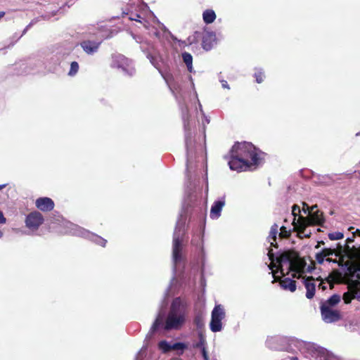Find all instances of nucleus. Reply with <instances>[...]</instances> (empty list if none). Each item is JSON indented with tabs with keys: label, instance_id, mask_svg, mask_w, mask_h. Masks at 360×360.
I'll return each instance as SVG.
<instances>
[{
	"label": "nucleus",
	"instance_id": "obj_1",
	"mask_svg": "<svg viewBox=\"0 0 360 360\" xmlns=\"http://www.w3.org/2000/svg\"><path fill=\"white\" fill-rule=\"evenodd\" d=\"M264 153L250 142H236L229 152V165L231 170L242 172L256 169Z\"/></svg>",
	"mask_w": 360,
	"mask_h": 360
},
{
	"label": "nucleus",
	"instance_id": "obj_2",
	"mask_svg": "<svg viewBox=\"0 0 360 360\" xmlns=\"http://www.w3.org/2000/svg\"><path fill=\"white\" fill-rule=\"evenodd\" d=\"M268 257L271 261L269 266L271 270H274L276 267L274 261L276 259L278 263V268L280 269L281 273L284 276L283 265L284 264H288V272H293L292 276L293 278H300L302 277V274L304 273V268L306 266V262L304 259L301 258L299 253L293 250H290L282 252L278 257L275 258L274 254L271 249L269 250Z\"/></svg>",
	"mask_w": 360,
	"mask_h": 360
},
{
	"label": "nucleus",
	"instance_id": "obj_3",
	"mask_svg": "<svg viewBox=\"0 0 360 360\" xmlns=\"http://www.w3.org/2000/svg\"><path fill=\"white\" fill-rule=\"evenodd\" d=\"M326 219L323 212L318 210L316 205L311 207V212L308 217L299 215L297 222H294L293 231L297 233L299 238H309L311 232L305 233L306 228L309 226H323Z\"/></svg>",
	"mask_w": 360,
	"mask_h": 360
},
{
	"label": "nucleus",
	"instance_id": "obj_4",
	"mask_svg": "<svg viewBox=\"0 0 360 360\" xmlns=\"http://www.w3.org/2000/svg\"><path fill=\"white\" fill-rule=\"evenodd\" d=\"M186 309L180 297L173 300L167 314L164 329L165 330H179L186 321Z\"/></svg>",
	"mask_w": 360,
	"mask_h": 360
},
{
	"label": "nucleus",
	"instance_id": "obj_5",
	"mask_svg": "<svg viewBox=\"0 0 360 360\" xmlns=\"http://www.w3.org/2000/svg\"><path fill=\"white\" fill-rule=\"evenodd\" d=\"M341 297L334 294L320 303V311L323 321L327 323H335L342 319L341 311L335 307L340 302Z\"/></svg>",
	"mask_w": 360,
	"mask_h": 360
},
{
	"label": "nucleus",
	"instance_id": "obj_6",
	"mask_svg": "<svg viewBox=\"0 0 360 360\" xmlns=\"http://www.w3.org/2000/svg\"><path fill=\"white\" fill-rule=\"evenodd\" d=\"M202 38V47L205 51L211 50L214 44L216 43V34L213 32H200L196 31L192 36L188 38V41L190 44L198 43L199 39Z\"/></svg>",
	"mask_w": 360,
	"mask_h": 360
},
{
	"label": "nucleus",
	"instance_id": "obj_7",
	"mask_svg": "<svg viewBox=\"0 0 360 360\" xmlns=\"http://www.w3.org/2000/svg\"><path fill=\"white\" fill-rule=\"evenodd\" d=\"M225 318V311L220 304L216 305L212 311L210 330L214 332H219L222 329V320Z\"/></svg>",
	"mask_w": 360,
	"mask_h": 360
},
{
	"label": "nucleus",
	"instance_id": "obj_8",
	"mask_svg": "<svg viewBox=\"0 0 360 360\" xmlns=\"http://www.w3.org/2000/svg\"><path fill=\"white\" fill-rule=\"evenodd\" d=\"M44 221L43 215L38 211L28 214L25 220L26 227L32 231H37Z\"/></svg>",
	"mask_w": 360,
	"mask_h": 360
},
{
	"label": "nucleus",
	"instance_id": "obj_9",
	"mask_svg": "<svg viewBox=\"0 0 360 360\" xmlns=\"http://www.w3.org/2000/svg\"><path fill=\"white\" fill-rule=\"evenodd\" d=\"M351 277V285L356 288H360V265L354 264L347 269Z\"/></svg>",
	"mask_w": 360,
	"mask_h": 360
},
{
	"label": "nucleus",
	"instance_id": "obj_10",
	"mask_svg": "<svg viewBox=\"0 0 360 360\" xmlns=\"http://www.w3.org/2000/svg\"><path fill=\"white\" fill-rule=\"evenodd\" d=\"M338 253L337 255H340L342 253H345L350 259H360V248L349 247V245H345L343 247L338 243Z\"/></svg>",
	"mask_w": 360,
	"mask_h": 360
},
{
	"label": "nucleus",
	"instance_id": "obj_11",
	"mask_svg": "<svg viewBox=\"0 0 360 360\" xmlns=\"http://www.w3.org/2000/svg\"><path fill=\"white\" fill-rule=\"evenodd\" d=\"M37 208L42 212H49L54 208V202L48 197L39 198L35 201Z\"/></svg>",
	"mask_w": 360,
	"mask_h": 360
},
{
	"label": "nucleus",
	"instance_id": "obj_12",
	"mask_svg": "<svg viewBox=\"0 0 360 360\" xmlns=\"http://www.w3.org/2000/svg\"><path fill=\"white\" fill-rule=\"evenodd\" d=\"M182 239L179 237H174L172 254L175 262H179L181 257Z\"/></svg>",
	"mask_w": 360,
	"mask_h": 360
},
{
	"label": "nucleus",
	"instance_id": "obj_13",
	"mask_svg": "<svg viewBox=\"0 0 360 360\" xmlns=\"http://www.w3.org/2000/svg\"><path fill=\"white\" fill-rule=\"evenodd\" d=\"M129 65V60L123 55H117L113 57L112 67L116 68H121L124 71L127 70V68Z\"/></svg>",
	"mask_w": 360,
	"mask_h": 360
},
{
	"label": "nucleus",
	"instance_id": "obj_14",
	"mask_svg": "<svg viewBox=\"0 0 360 360\" xmlns=\"http://www.w3.org/2000/svg\"><path fill=\"white\" fill-rule=\"evenodd\" d=\"M314 278L313 276H308L305 279H304L303 283L307 290L306 297L308 299H312L314 297L316 292V285L313 282Z\"/></svg>",
	"mask_w": 360,
	"mask_h": 360
},
{
	"label": "nucleus",
	"instance_id": "obj_15",
	"mask_svg": "<svg viewBox=\"0 0 360 360\" xmlns=\"http://www.w3.org/2000/svg\"><path fill=\"white\" fill-rule=\"evenodd\" d=\"M225 205V198L223 197L221 199L215 201L210 210V217L212 219H217L221 215V212L223 207Z\"/></svg>",
	"mask_w": 360,
	"mask_h": 360
},
{
	"label": "nucleus",
	"instance_id": "obj_16",
	"mask_svg": "<svg viewBox=\"0 0 360 360\" xmlns=\"http://www.w3.org/2000/svg\"><path fill=\"white\" fill-rule=\"evenodd\" d=\"M101 42H96L91 40H84L80 43L81 47L88 54H92L96 52Z\"/></svg>",
	"mask_w": 360,
	"mask_h": 360
},
{
	"label": "nucleus",
	"instance_id": "obj_17",
	"mask_svg": "<svg viewBox=\"0 0 360 360\" xmlns=\"http://www.w3.org/2000/svg\"><path fill=\"white\" fill-rule=\"evenodd\" d=\"M274 277L276 281H278L281 286L284 290H288L290 292H295L296 290V281L290 279V278H285L280 279L275 276V272L273 271Z\"/></svg>",
	"mask_w": 360,
	"mask_h": 360
},
{
	"label": "nucleus",
	"instance_id": "obj_18",
	"mask_svg": "<svg viewBox=\"0 0 360 360\" xmlns=\"http://www.w3.org/2000/svg\"><path fill=\"white\" fill-rule=\"evenodd\" d=\"M184 131H185V144L187 150H188L193 146L192 141V133L191 131V127L189 124V121L188 119L184 120Z\"/></svg>",
	"mask_w": 360,
	"mask_h": 360
},
{
	"label": "nucleus",
	"instance_id": "obj_19",
	"mask_svg": "<svg viewBox=\"0 0 360 360\" xmlns=\"http://www.w3.org/2000/svg\"><path fill=\"white\" fill-rule=\"evenodd\" d=\"M341 278V274L338 270H333L330 274L324 279L327 283L329 284L330 288L333 289L335 283H338Z\"/></svg>",
	"mask_w": 360,
	"mask_h": 360
},
{
	"label": "nucleus",
	"instance_id": "obj_20",
	"mask_svg": "<svg viewBox=\"0 0 360 360\" xmlns=\"http://www.w3.org/2000/svg\"><path fill=\"white\" fill-rule=\"evenodd\" d=\"M278 232V226L276 224H274L271 226L269 234V236L267 238L269 242L271 244V246H273V247H275V248L278 247V244L276 242Z\"/></svg>",
	"mask_w": 360,
	"mask_h": 360
},
{
	"label": "nucleus",
	"instance_id": "obj_21",
	"mask_svg": "<svg viewBox=\"0 0 360 360\" xmlns=\"http://www.w3.org/2000/svg\"><path fill=\"white\" fill-rule=\"evenodd\" d=\"M216 17L215 12L212 9H207L202 13V19L206 24L212 23Z\"/></svg>",
	"mask_w": 360,
	"mask_h": 360
},
{
	"label": "nucleus",
	"instance_id": "obj_22",
	"mask_svg": "<svg viewBox=\"0 0 360 360\" xmlns=\"http://www.w3.org/2000/svg\"><path fill=\"white\" fill-rule=\"evenodd\" d=\"M193 323L199 330V333L202 332L205 327L204 316L202 313L195 314L193 319Z\"/></svg>",
	"mask_w": 360,
	"mask_h": 360
},
{
	"label": "nucleus",
	"instance_id": "obj_23",
	"mask_svg": "<svg viewBox=\"0 0 360 360\" xmlns=\"http://www.w3.org/2000/svg\"><path fill=\"white\" fill-rule=\"evenodd\" d=\"M182 59L186 64L188 70L191 72L193 70V57L191 53L184 52L182 53Z\"/></svg>",
	"mask_w": 360,
	"mask_h": 360
},
{
	"label": "nucleus",
	"instance_id": "obj_24",
	"mask_svg": "<svg viewBox=\"0 0 360 360\" xmlns=\"http://www.w3.org/2000/svg\"><path fill=\"white\" fill-rule=\"evenodd\" d=\"M188 346L186 343L184 342H175L172 345V350H181V352L179 354H182L184 353V350L187 349Z\"/></svg>",
	"mask_w": 360,
	"mask_h": 360
},
{
	"label": "nucleus",
	"instance_id": "obj_25",
	"mask_svg": "<svg viewBox=\"0 0 360 360\" xmlns=\"http://www.w3.org/2000/svg\"><path fill=\"white\" fill-rule=\"evenodd\" d=\"M254 77H255L256 82L260 84L264 81L265 78V75L264 71L259 69L255 71Z\"/></svg>",
	"mask_w": 360,
	"mask_h": 360
},
{
	"label": "nucleus",
	"instance_id": "obj_26",
	"mask_svg": "<svg viewBox=\"0 0 360 360\" xmlns=\"http://www.w3.org/2000/svg\"><path fill=\"white\" fill-rule=\"evenodd\" d=\"M199 338H200L199 342H198L195 344H194L193 345V347L194 348H199L202 351V348H205V338H204L202 332L199 333Z\"/></svg>",
	"mask_w": 360,
	"mask_h": 360
},
{
	"label": "nucleus",
	"instance_id": "obj_27",
	"mask_svg": "<svg viewBox=\"0 0 360 360\" xmlns=\"http://www.w3.org/2000/svg\"><path fill=\"white\" fill-rule=\"evenodd\" d=\"M338 245H337V250H335V249H332V248H323L321 252V253L323 255V256L325 257H328V256H330V255H333V254H335L336 256L337 254L338 253Z\"/></svg>",
	"mask_w": 360,
	"mask_h": 360
},
{
	"label": "nucleus",
	"instance_id": "obj_28",
	"mask_svg": "<svg viewBox=\"0 0 360 360\" xmlns=\"http://www.w3.org/2000/svg\"><path fill=\"white\" fill-rule=\"evenodd\" d=\"M79 70V64L76 61H73L70 64V69L68 72L70 76H75Z\"/></svg>",
	"mask_w": 360,
	"mask_h": 360
},
{
	"label": "nucleus",
	"instance_id": "obj_29",
	"mask_svg": "<svg viewBox=\"0 0 360 360\" xmlns=\"http://www.w3.org/2000/svg\"><path fill=\"white\" fill-rule=\"evenodd\" d=\"M162 317L160 316V315H159L156 319L155 320L154 323H153L152 326H151V328H150V330L153 332V333H155L158 328L160 326V325L162 324Z\"/></svg>",
	"mask_w": 360,
	"mask_h": 360
},
{
	"label": "nucleus",
	"instance_id": "obj_30",
	"mask_svg": "<svg viewBox=\"0 0 360 360\" xmlns=\"http://www.w3.org/2000/svg\"><path fill=\"white\" fill-rule=\"evenodd\" d=\"M281 232L279 233V236L282 238H288L291 235V231L288 230L287 228L284 226H282L280 228Z\"/></svg>",
	"mask_w": 360,
	"mask_h": 360
},
{
	"label": "nucleus",
	"instance_id": "obj_31",
	"mask_svg": "<svg viewBox=\"0 0 360 360\" xmlns=\"http://www.w3.org/2000/svg\"><path fill=\"white\" fill-rule=\"evenodd\" d=\"M172 345H169L167 341L162 340L159 342V347L164 352H167L169 351L172 350L171 348Z\"/></svg>",
	"mask_w": 360,
	"mask_h": 360
},
{
	"label": "nucleus",
	"instance_id": "obj_32",
	"mask_svg": "<svg viewBox=\"0 0 360 360\" xmlns=\"http://www.w3.org/2000/svg\"><path fill=\"white\" fill-rule=\"evenodd\" d=\"M344 234L342 232H333L328 234V238L331 240H340L343 238Z\"/></svg>",
	"mask_w": 360,
	"mask_h": 360
},
{
	"label": "nucleus",
	"instance_id": "obj_33",
	"mask_svg": "<svg viewBox=\"0 0 360 360\" xmlns=\"http://www.w3.org/2000/svg\"><path fill=\"white\" fill-rule=\"evenodd\" d=\"M354 298V294L349 292H346L343 294L342 299L345 304H349Z\"/></svg>",
	"mask_w": 360,
	"mask_h": 360
},
{
	"label": "nucleus",
	"instance_id": "obj_34",
	"mask_svg": "<svg viewBox=\"0 0 360 360\" xmlns=\"http://www.w3.org/2000/svg\"><path fill=\"white\" fill-rule=\"evenodd\" d=\"M297 212L298 214H300V208L298 205H294L292 206V214L294 215V220H293V222H292V225L294 226V222H295V219H296V216H297Z\"/></svg>",
	"mask_w": 360,
	"mask_h": 360
},
{
	"label": "nucleus",
	"instance_id": "obj_35",
	"mask_svg": "<svg viewBox=\"0 0 360 360\" xmlns=\"http://www.w3.org/2000/svg\"><path fill=\"white\" fill-rule=\"evenodd\" d=\"M324 259H325V257L321 253V252L316 253V259L319 264H322L324 261Z\"/></svg>",
	"mask_w": 360,
	"mask_h": 360
},
{
	"label": "nucleus",
	"instance_id": "obj_36",
	"mask_svg": "<svg viewBox=\"0 0 360 360\" xmlns=\"http://www.w3.org/2000/svg\"><path fill=\"white\" fill-rule=\"evenodd\" d=\"M316 280L321 281L320 284L319 285V288L321 289L323 291L326 290V285H325L326 281L323 280L321 278V276L318 277Z\"/></svg>",
	"mask_w": 360,
	"mask_h": 360
},
{
	"label": "nucleus",
	"instance_id": "obj_37",
	"mask_svg": "<svg viewBox=\"0 0 360 360\" xmlns=\"http://www.w3.org/2000/svg\"><path fill=\"white\" fill-rule=\"evenodd\" d=\"M302 211L305 213V214H309L310 212H311V207L309 206V205L306 202H302Z\"/></svg>",
	"mask_w": 360,
	"mask_h": 360
},
{
	"label": "nucleus",
	"instance_id": "obj_38",
	"mask_svg": "<svg viewBox=\"0 0 360 360\" xmlns=\"http://www.w3.org/2000/svg\"><path fill=\"white\" fill-rule=\"evenodd\" d=\"M201 353L204 360H209V356L206 348H202Z\"/></svg>",
	"mask_w": 360,
	"mask_h": 360
},
{
	"label": "nucleus",
	"instance_id": "obj_39",
	"mask_svg": "<svg viewBox=\"0 0 360 360\" xmlns=\"http://www.w3.org/2000/svg\"><path fill=\"white\" fill-rule=\"evenodd\" d=\"M6 219L4 217L3 212L0 210V224H5Z\"/></svg>",
	"mask_w": 360,
	"mask_h": 360
},
{
	"label": "nucleus",
	"instance_id": "obj_40",
	"mask_svg": "<svg viewBox=\"0 0 360 360\" xmlns=\"http://www.w3.org/2000/svg\"><path fill=\"white\" fill-rule=\"evenodd\" d=\"M222 86H223L224 88L229 89V85H228V84H227V82H226V81H223V82H222Z\"/></svg>",
	"mask_w": 360,
	"mask_h": 360
},
{
	"label": "nucleus",
	"instance_id": "obj_41",
	"mask_svg": "<svg viewBox=\"0 0 360 360\" xmlns=\"http://www.w3.org/2000/svg\"><path fill=\"white\" fill-rule=\"evenodd\" d=\"M353 241H354V238H348L346 240V244L345 245H348V243H352Z\"/></svg>",
	"mask_w": 360,
	"mask_h": 360
},
{
	"label": "nucleus",
	"instance_id": "obj_42",
	"mask_svg": "<svg viewBox=\"0 0 360 360\" xmlns=\"http://www.w3.org/2000/svg\"><path fill=\"white\" fill-rule=\"evenodd\" d=\"M324 242L323 240L318 242V244L315 246L316 248H319L321 245H323Z\"/></svg>",
	"mask_w": 360,
	"mask_h": 360
},
{
	"label": "nucleus",
	"instance_id": "obj_43",
	"mask_svg": "<svg viewBox=\"0 0 360 360\" xmlns=\"http://www.w3.org/2000/svg\"><path fill=\"white\" fill-rule=\"evenodd\" d=\"M354 235H358L360 236V230L359 229H356L355 231V232H354Z\"/></svg>",
	"mask_w": 360,
	"mask_h": 360
},
{
	"label": "nucleus",
	"instance_id": "obj_44",
	"mask_svg": "<svg viewBox=\"0 0 360 360\" xmlns=\"http://www.w3.org/2000/svg\"><path fill=\"white\" fill-rule=\"evenodd\" d=\"M5 14L6 13L4 11H0V19L2 18Z\"/></svg>",
	"mask_w": 360,
	"mask_h": 360
},
{
	"label": "nucleus",
	"instance_id": "obj_45",
	"mask_svg": "<svg viewBox=\"0 0 360 360\" xmlns=\"http://www.w3.org/2000/svg\"><path fill=\"white\" fill-rule=\"evenodd\" d=\"M102 240H103V244H102V245L104 247V246L105 245L106 243H107V240H104V239H102Z\"/></svg>",
	"mask_w": 360,
	"mask_h": 360
},
{
	"label": "nucleus",
	"instance_id": "obj_46",
	"mask_svg": "<svg viewBox=\"0 0 360 360\" xmlns=\"http://www.w3.org/2000/svg\"><path fill=\"white\" fill-rule=\"evenodd\" d=\"M290 360H298V358L296 356H292L290 358Z\"/></svg>",
	"mask_w": 360,
	"mask_h": 360
},
{
	"label": "nucleus",
	"instance_id": "obj_47",
	"mask_svg": "<svg viewBox=\"0 0 360 360\" xmlns=\"http://www.w3.org/2000/svg\"><path fill=\"white\" fill-rule=\"evenodd\" d=\"M6 186V184L0 185V190L3 189Z\"/></svg>",
	"mask_w": 360,
	"mask_h": 360
},
{
	"label": "nucleus",
	"instance_id": "obj_48",
	"mask_svg": "<svg viewBox=\"0 0 360 360\" xmlns=\"http://www.w3.org/2000/svg\"><path fill=\"white\" fill-rule=\"evenodd\" d=\"M3 236V232L0 230V238Z\"/></svg>",
	"mask_w": 360,
	"mask_h": 360
},
{
	"label": "nucleus",
	"instance_id": "obj_49",
	"mask_svg": "<svg viewBox=\"0 0 360 360\" xmlns=\"http://www.w3.org/2000/svg\"><path fill=\"white\" fill-rule=\"evenodd\" d=\"M326 261H328V262H332L333 260H332L330 258H327V259H326Z\"/></svg>",
	"mask_w": 360,
	"mask_h": 360
},
{
	"label": "nucleus",
	"instance_id": "obj_50",
	"mask_svg": "<svg viewBox=\"0 0 360 360\" xmlns=\"http://www.w3.org/2000/svg\"><path fill=\"white\" fill-rule=\"evenodd\" d=\"M309 232H311L310 231H307V230L305 231V233H309Z\"/></svg>",
	"mask_w": 360,
	"mask_h": 360
}]
</instances>
